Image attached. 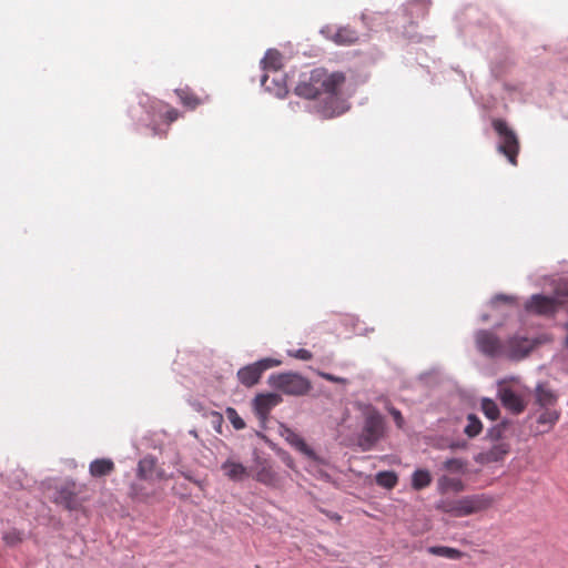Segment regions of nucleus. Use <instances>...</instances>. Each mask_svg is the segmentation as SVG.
<instances>
[{
  "instance_id": "f257e3e1",
  "label": "nucleus",
  "mask_w": 568,
  "mask_h": 568,
  "mask_svg": "<svg viewBox=\"0 0 568 568\" xmlns=\"http://www.w3.org/2000/svg\"><path fill=\"white\" fill-rule=\"evenodd\" d=\"M345 81L346 77L341 71L329 73L324 68L315 69V83L318 91V103L315 108L323 119L339 116L349 109V104L341 95Z\"/></svg>"
},
{
  "instance_id": "f03ea898",
  "label": "nucleus",
  "mask_w": 568,
  "mask_h": 568,
  "mask_svg": "<svg viewBox=\"0 0 568 568\" xmlns=\"http://www.w3.org/2000/svg\"><path fill=\"white\" fill-rule=\"evenodd\" d=\"M494 498L486 494L465 496L459 499L443 500L437 509L455 517H465L488 509Z\"/></svg>"
},
{
  "instance_id": "7ed1b4c3",
  "label": "nucleus",
  "mask_w": 568,
  "mask_h": 568,
  "mask_svg": "<svg viewBox=\"0 0 568 568\" xmlns=\"http://www.w3.org/2000/svg\"><path fill=\"white\" fill-rule=\"evenodd\" d=\"M384 435V418L375 408L364 413V424L357 443L363 452L371 450Z\"/></svg>"
},
{
  "instance_id": "20e7f679",
  "label": "nucleus",
  "mask_w": 568,
  "mask_h": 568,
  "mask_svg": "<svg viewBox=\"0 0 568 568\" xmlns=\"http://www.w3.org/2000/svg\"><path fill=\"white\" fill-rule=\"evenodd\" d=\"M268 384L292 396H304L312 388V384L306 377L293 372L272 374L268 377Z\"/></svg>"
},
{
  "instance_id": "39448f33",
  "label": "nucleus",
  "mask_w": 568,
  "mask_h": 568,
  "mask_svg": "<svg viewBox=\"0 0 568 568\" xmlns=\"http://www.w3.org/2000/svg\"><path fill=\"white\" fill-rule=\"evenodd\" d=\"M491 125L500 139L497 146L498 152L504 154L513 165H517L520 149L517 134L503 119H494Z\"/></svg>"
},
{
  "instance_id": "423d86ee",
  "label": "nucleus",
  "mask_w": 568,
  "mask_h": 568,
  "mask_svg": "<svg viewBox=\"0 0 568 568\" xmlns=\"http://www.w3.org/2000/svg\"><path fill=\"white\" fill-rule=\"evenodd\" d=\"M282 364L280 359L266 357L253 364L246 365L239 369L237 378L240 383L246 387H252L258 383L263 373Z\"/></svg>"
},
{
  "instance_id": "0eeeda50",
  "label": "nucleus",
  "mask_w": 568,
  "mask_h": 568,
  "mask_svg": "<svg viewBox=\"0 0 568 568\" xmlns=\"http://www.w3.org/2000/svg\"><path fill=\"white\" fill-rule=\"evenodd\" d=\"M549 341L545 335L529 339L527 337L515 335L505 342V357L510 359L525 358L537 345Z\"/></svg>"
},
{
  "instance_id": "6e6552de",
  "label": "nucleus",
  "mask_w": 568,
  "mask_h": 568,
  "mask_svg": "<svg viewBox=\"0 0 568 568\" xmlns=\"http://www.w3.org/2000/svg\"><path fill=\"white\" fill-rule=\"evenodd\" d=\"M477 348L490 357H505V343H503L494 333L479 331L476 334Z\"/></svg>"
},
{
  "instance_id": "1a4fd4ad",
  "label": "nucleus",
  "mask_w": 568,
  "mask_h": 568,
  "mask_svg": "<svg viewBox=\"0 0 568 568\" xmlns=\"http://www.w3.org/2000/svg\"><path fill=\"white\" fill-rule=\"evenodd\" d=\"M321 33L337 45H352L358 41V33L351 27L334 28L326 26Z\"/></svg>"
},
{
  "instance_id": "9d476101",
  "label": "nucleus",
  "mask_w": 568,
  "mask_h": 568,
  "mask_svg": "<svg viewBox=\"0 0 568 568\" xmlns=\"http://www.w3.org/2000/svg\"><path fill=\"white\" fill-rule=\"evenodd\" d=\"M560 304L557 298L536 294L529 298L525 307L530 313L549 316L557 312Z\"/></svg>"
},
{
  "instance_id": "9b49d317",
  "label": "nucleus",
  "mask_w": 568,
  "mask_h": 568,
  "mask_svg": "<svg viewBox=\"0 0 568 568\" xmlns=\"http://www.w3.org/2000/svg\"><path fill=\"white\" fill-rule=\"evenodd\" d=\"M498 396L503 406L513 414L518 415L526 408L524 397L508 386L500 385L498 388Z\"/></svg>"
},
{
  "instance_id": "f8f14e48",
  "label": "nucleus",
  "mask_w": 568,
  "mask_h": 568,
  "mask_svg": "<svg viewBox=\"0 0 568 568\" xmlns=\"http://www.w3.org/2000/svg\"><path fill=\"white\" fill-rule=\"evenodd\" d=\"M282 402V397L275 393L258 394L254 400V412L261 422L268 418L271 410Z\"/></svg>"
},
{
  "instance_id": "ddd939ff",
  "label": "nucleus",
  "mask_w": 568,
  "mask_h": 568,
  "mask_svg": "<svg viewBox=\"0 0 568 568\" xmlns=\"http://www.w3.org/2000/svg\"><path fill=\"white\" fill-rule=\"evenodd\" d=\"M282 437L285 438V440L297 452L305 455L306 457L311 459H315L316 455L315 452L305 443V440L293 429L282 426L281 430Z\"/></svg>"
},
{
  "instance_id": "4468645a",
  "label": "nucleus",
  "mask_w": 568,
  "mask_h": 568,
  "mask_svg": "<svg viewBox=\"0 0 568 568\" xmlns=\"http://www.w3.org/2000/svg\"><path fill=\"white\" fill-rule=\"evenodd\" d=\"M535 402L540 408H556L558 394L547 383H539L535 388Z\"/></svg>"
},
{
  "instance_id": "2eb2a0df",
  "label": "nucleus",
  "mask_w": 568,
  "mask_h": 568,
  "mask_svg": "<svg viewBox=\"0 0 568 568\" xmlns=\"http://www.w3.org/2000/svg\"><path fill=\"white\" fill-rule=\"evenodd\" d=\"M294 92L296 95L308 99H318L317 83H315V69L308 75H304L296 84Z\"/></svg>"
},
{
  "instance_id": "dca6fc26",
  "label": "nucleus",
  "mask_w": 568,
  "mask_h": 568,
  "mask_svg": "<svg viewBox=\"0 0 568 568\" xmlns=\"http://www.w3.org/2000/svg\"><path fill=\"white\" fill-rule=\"evenodd\" d=\"M138 475L144 480L163 479L165 476L164 471L158 468L156 460L150 456L139 462Z\"/></svg>"
},
{
  "instance_id": "f3484780",
  "label": "nucleus",
  "mask_w": 568,
  "mask_h": 568,
  "mask_svg": "<svg viewBox=\"0 0 568 568\" xmlns=\"http://www.w3.org/2000/svg\"><path fill=\"white\" fill-rule=\"evenodd\" d=\"M542 412L537 417L538 434L550 432L560 418V410L557 408H541Z\"/></svg>"
},
{
  "instance_id": "a211bd4d",
  "label": "nucleus",
  "mask_w": 568,
  "mask_h": 568,
  "mask_svg": "<svg viewBox=\"0 0 568 568\" xmlns=\"http://www.w3.org/2000/svg\"><path fill=\"white\" fill-rule=\"evenodd\" d=\"M254 478L266 486H276L278 481L276 473L266 460L256 464Z\"/></svg>"
},
{
  "instance_id": "6ab92c4d",
  "label": "nucleus",
  "mask_w": 568,
  "mask_h": 568,
  "mask_svg": "<svg viewBox=\"0 0 568 568\" xmlns=\"http://www.w3.org/2000/svg\"><path fill=\"white\" fill-rule=\"evenodd\" d=\"M221 468L227 478L235 481L242 480L248 475L244 465L232 459L225 460Z\"/></svg>"
},
{
  "instance_id": "aec40b11",
  "label": "nucleus",
  "mask_w": 568,
  "mask_h": 568,
  "mask_svg": "<svg viewBox=\"0 0 568 568\" xmlns=\"http://www.w3.org/2000/svg\"><path fill=\"white\" fill-rule=\"evenodd\" d=\"M437 489L443 495L448 491L460 493L465 490V484L460 478L443 475L437 480Z\"/></svg>"
},
{
  "instance_id": "412c9836",
  "label": "nucleus",
  "mask_w": 568,
  "mask_h": 568,
  "mask_svg": "<svg viewBox=\"0 0 568 568\" xmlns=\"http://www.w3.org/2000/svg\"><path fill=\"white\" fill-rule=\"evenodd\" d=\"M509 453V446L507 444H496L489 450L480 454V462L483 463H497L503 460Z\"/></svg>"
},
{
  "instance_id": "4be33fe9",
  "label": "nucleus",
  "mask_w": 568,
  "mask_h": 568,
  "mask_svg": "<svg viewBox=\"0 0 568 568\" xmlns=\"http://www.w3.org/2000/svg\"><path fill=\"white\" fill-rule=\"evenodd\" d=\"M114 470V463L109 458H100L91 462L89 471L92 477L110 475Z\"/></svg>"
},
{
  "instance_id": "5701e85b",
  "label": "nucleus",
  "mask_w": 568,
  "mask_h": 568,
  "mask_svg": "<svg viewBox=\"0 0 568 568\" xmlns=\"http://www.w3.org/2000/svg\"><path fill=\"white\" fill-rule=\"evenodd\" d=\"M261 63L265 71H278L282 68V54L275 49H270L266 51Z\"/></svg>"
},
{
  "instance_id": "b1692460",
  "label": "nucleus",
  "mask_w": 568,
  "mask_h": 568,
  "mask_svg": "<svg viewBox=\"0 0 568 568\" xmlns=\"http://www.w3.org/2000/svg\"><path fill=\"white\" fill-rule=\"evenodd\" d=\"M59 498L65 508L73 510L80 507V503L74 491V484L67 485L59 491Z\"/></svg>"
},
{
  "instance_id": "393cba45",
  "label": "nucleus",
  "mask_w": 568,
  "mask_h": 568,
  "mask_svg": "<svg viewBox=\"0 0 568 568\" xmlns=\"http://www.w3.org/2000/svg\"><path fill=\"white\" fill-rule=\"evenodd\" d=\"M427 551L430 555L445 557L452 560H458L464 557V554L460 550L447 546H432L428 547Z\"/></svg>"
},
{
  "instance_id": "a878e982",
  "label": "nucleus",
  "mask_w": 568,
  "mask_h": 568,
  "mask_svg": "<svg viewBox=\"0 0 568 568\" xmlns=\"http://www.w3.org/2000/svg\"><path fill=\"white\" fill-rule=\"evenodd\" d=\"M175 93L179 97L181 103L191 110L202 104V100L187 88L176 89Z\"/></svg>"
},
{
  "instance_id": "bb28decb",
  "label": "nucleus",
  "mask_w": 568,
  "mask_h": 568,
  "mask_svg": "<svg viewBox=\"0 0 568 568\" xmlns=\"http://www.w3.org/2000/svg\"><path fill=\"white\" fill-rule=\"evenodd\" d=\"M432 483V475L426 469H417L412 475V487L415 490H422Z\"/></svg>"
},
{
  "instance_id": "cd10ccee",
  "label": "nucleus",
  "mask_w": 568,
  "mask_h": 568,
  "mask_svg": "<svg viewBox=\"0 0 568 568\" xmlns=\"http://www.w3.org/2000/svg\"><path fill=\"white\" fill-rule=\"evenodd\" d=\"M466 465V462L460 458H449L443 463V469L452 474H464Z\"/></svg>"
},
{
  "instance_id": "c85d7f7f",
  "label": "nucleus",
  "mask_w": 568,
  "mask_h": 568,
  "mask_svg": "<svg viewBox=\"0 0 568 568\" xmlns=\"http://www.w3.org/2000/svg\"><path fill=\"white\" fill-rule=\"evenodd\" d=\"M397 476L393 471H381L376 475V483L385 488H394L397 484Z\"/></svg>"
},
{
  "instance_id": "c756f323",
  "label": "nucleus",
  "mask_w": 568,
  "mask_h": 568,
  "mask_svg": "<svg viewBox=\"0 0 568 568\" xmlns=\"http://www.w3.org/2000/svg\"><path fill=\"white\" fill-rule=\"evenodd\" d=\"M481 429H483V425H481V422L479 420V418L474 414L468 415L467 425L465 427V433L469 437H475L481 432Z\"/></svg>"
},
{
  "instance_id": "7c9ffc66",
  "label": "nucleus",
  "mask_w": 568,
  "mask_h": 568,
  "mask_svg": "<svg viewBox=\"0 0 568 568\" xmlns=\"http://www.w3.org/2000/svg\"><path fill=\"white\" fill-rule=\"evenodd\" d=\"M481 409L485 416L491 420L499 417V408L493 399L484 398L481 400Z\"/></svg>"
},
{
  "instance_id": "2f4dec72",
  "label": "nucleus",
  "mask_w": 568,
  "mask_h": 568,
  "mask_svg": "<svg viewBox=\"0 0 568 568\" xmlns=\"http://www.w3.org/2000/svg\"><path fill=\"white\" fill-rule=\"evenodd\" d=\"M2 539L7 546L13 547L22 541V534L17 529L8 530L3 534Z\"/></svg>"
},
{
  "instance_id": "473e14b6",
  "label": "nucleus",
  "mask_w": 568,
  "mask_h": 568,
  "mask_svg": "<svg viewBox=\"0 0 568 568\" xmlns=\"http://www.w3.org/2000/svg\"><path fill=\"white\" fill-rule=\"evenodd\" d=\"M226 416L235 429L240 430L245 427L243 418L237 414L235 408L229 407L226 409Z\"/></svg>"
},
{
  "instance_id": "72a5a7b5",
  "label": "nucleus",
  "mask_w": 568,
  "mask_h": 568,
  "mask_svg": "<svg viewBox=\"0 0 568 568\" xmlns=\"http://www.w3.org/2000/svg\"><path fill=\"white\" fill-rule=\"evenodd\" d=\"M288 355L294 358L302 359V361H310L313 357L312 353L305 348H300L296 351H288Z\"/></svg>"
},
{
  "instance_id": "f704fd0d",
  "label": "nucleus",
  "mask_w": 568,
  "mask_h": 568,
  "mask_svg": "<svg viewBox=\"0 0 568 568\" xmlns=\"http://www.w3.org/2000/svg\"><path fill=\"white\" fill-rule=\"evenodd\" d=\"M318 374H320V376L322 378H324L325 381L332 382V383H337V384H343V385L348 383V381L346 378L338 377V376H335V375L329 374V373L321 372Z\"/></svg>"
},
{
  "instance_id": "c9c22d12",
  "label": "nucleus",
  "mask_w": 568,
  "mask_h": 568,
  "mask_svg": "<svg viewBox=\"0 0 568 568\" xmlns=\"http://www.w3.org/2000/svg\"><path fill=\"white\" fill-rule=\"evenodd\" d=\"M163 108L166 109V111L164 112V119L171 123V122H174L175 120H178L179 118V111L174 108H169L168 105H162Z\"/></svg>"
},
{
  "instance_id": "e433bc0d",
  "label": "nucleus",
  "mask_w": 568,
  "mask_h": 568,
  "mask_svg": "<svg viewBox=\"0 0 568 568\" xmlns=\"http://www.w3.org/2000/svg\"><path fill=\"white\" fill-rule=\"evenodd\" d=\"M388 412L392 415V417L394 418V422L396 423L397 427L402 428L404 425V417H403L402 413L395 407H389Z\"/></svg>"
},
{
  "instance_id": "4c0bfd02",
  "label": "nucleus",
  "mask_w": 568,
  "mask_h": 568,
  "mask_svg": "<svg viewBox=\"0 0 568 568\" xmlns=\"http://www.w3.org/2000/svg\"><path fill=\"white\" fill-rule=\"evenodd\" d=\"M498 302L513 303L514 298L507 295H497L493 298L491 304L496 305Z\"/></svg>"
},
{
  "instance_id": "58836bf2",
  "label": "nucleus",
  "mask_w": 568,
  "mask_h": 568,
  "mask_svg": "<svg viewBox=\"0 0 568 568\" xmlns=\"http://www.w3.org/2000/svg\"><path fill=\"white\" fill-rule=\"evenodd\" d=\"M322 513L325 514L329 519H332L336 523H339L342 520V516L338 515L337 513H332L328 510H322Z\"/></svg>"
},
{
  "instance_id": "ea45409f",
  "label": "nucleus",
  "mask_w": 568,
  "mask_h": 568,
  "mask_svg": "<svg viewBox=\"0 0 568 568\" xmlns=\"http://www.w3.org/2000/svg\"><path fill=\"white\" fill-rule=\"evenodd\" d=\"M564 296H568V282L559 290Z\"/></svg>"
},
{
  "instance_id": "a19ab883",
  "label": "nucleus",
  "mask_w": 568,
  "mask_h": 568,
  "mask_svg": "<svg viewBox=\"0 0 568 568\" xmlns=\"http://www.w3.org/2000/svg\"><path fill=\"white\" fill-rule=\"evenodd\" d=\"M267 80H268V77L266 74L263 75L262 79H261V84L263 87H265L267 90H270V87L266 85Z\"/></svg>"
},
{
  "instance_id": "79ce46f5",
  "label": "nucleus",
  "mask_w": 568,
  "mask_h": 568,
  "mask_svg": "<svg viewBox=\"0 0 568 568\" xmlns=\"http://www.w3.org/2000/svg\"><path fill=\"white\" fill-rule=\"evenodd\" d=\"M565 329L567 331V336L565 339V345L568 346V322L565 324Z\"/></svg>"
}]
</instances>
